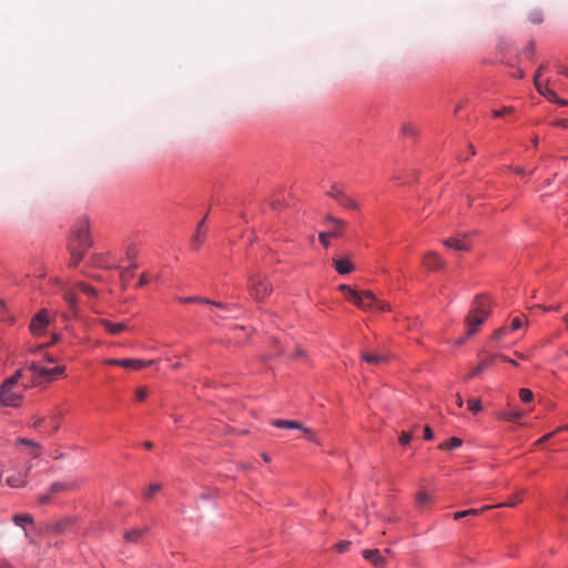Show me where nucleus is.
Listing matches in <instances>:
<instances>
[{
  "label": "nucleus",
  "instance_id": "15",
  "mask_svg": "<svg viewBox=\"0 0 568 568\" xmlns=\"http://www.w3.org/2000/svg\"><path fill=\"white\" fill-rule=\"evenodd\" d=\"M31 465L28 466L26 473H21V471H18L13 475H10L6 478V483L8 486L12 487V488H20V487H23L26 486L27 484V473L31 469Z\"/></svg>",
  "mask_w": 568,
  "mask_h": 568
},
{
  "label": "nucleus",
  "instance_id": "2",
  "mask_svg": "<svg viewBox=\"0 0 568 568\" xmlns=\"http://www.w3.org/2000/svg\"><path fill=\"white\" fill-rule=\"evenodd\" d=\"M23 378L24 371L18 369L1 383L0 407H19L22 404L23 393L30 387L29 383H20Z\"/></svg>",
  "mask_w": 568,
  "mask_h": 568
},
{
  "label": "nucleus",
  "instance_id": "18",
  "mask_svg": "<svg viewBox=\"0 0 568 568\" xmlns=\"http://www.w3.org/2000/svg\"><path fill=\"white\" fill-rule=\"evenodd\" d=\"M333 265L338 274H349L354 271V265L349 258H333Z\"/></svg>",
  "mask_w": 568,
  "mask_h": 568
},
{
  "label": "nucleus",
  "instance_id": "19",
  "mask_svg": "<svg viewBox=\"0 0 568 568\" xmlns=\"http://www.w3.org/2000/svg\"><path fill=\"white\" fill-rule=\"evenodd\" d=\"M327 220L334 223V229L328 231L332 237H341L346 226V222L341 219L334 217L333 215H328Z\"/></svg>",
  "mask_w": 568,
  "mask_h": 568
},
{
  "label": "nucleus",
  "instance_id": "6",
  "mask_svg": "<svg viewBox=\"0 0 568 568\" xmlns=\"http://www.w3.org/2000/svg\"><path fill=\"white\" fill-rule=\"evenodd\" d=\"M468 237L469 233H458L455 236L444 240L443 243L448 248L456 251H469L471 248V244Z\"/></svg>",
  "mask_w": 568,
  "mask_h": 568
},
{
  "label": "nucleus",
  "instance_id": "38",
  "mask_svg": "<svg viewBox=\"0 0 568 568\" xmlns=\"http://www.w3.org/2000/svg\"><path fill=\"white\" fill-rule=\"evenodd\" d=\"M60 424H61V416L59 414H53L50 417V426H51L52 430L57 432L60 428Z\"/></svg>",
  "mask_w": 568,
  "mask_h": 568
},
{
  "label": "nucleus",
  "instance_id": "39",
  "mask_svg": "<svg viewBox=\"0 0 568 568\" xmlns=\"http://www.w3.org/2000/svg\"><path fill=\"white\" fill-rule=\"evenodd\" d=\"M529 20H530L534 24H540V23L544 21L542 13H541L540 11H532V12L529 14Z\"/></svg>",
  "mask_w": 568,
  "mask_h": 568
},
{
  "label": "nucleus",
  "instance_id": "60",
  "mask_svg": "<svg viewBox=\"0 0 568 568\" xmlns=\"http://www.w3.org/2000/svg\"><path fill=\"white\" fill-rule=\"evenodd\" d=\"M119 363H121V359H114V358L105 359V364H109V365H116V366H119Z\"/></svg>",
  "mask_w": 568,
  "mask_h": 568
},
{
  "label": "nucleus",
  "instance_id": "28",
  "mask_svg": "<svg viewBox=\"0 0 568 568\" xmlns=\"http://www.w3.org/2000/svg\"><path fill=\"white\" fill-rule=\"evenodd\" d=\"M462 439L458 437H452L447 442L442 443L438 448L442 450H452L462 445Z\"/></svg>",
  "mask_w": 568,
  "mask_h": 568
},
{
  "label": "nucleus",
  "instance_id": "44",
  "mask_svg": "<svg viewBox=\"0 0 568 568\" xmlns=\"http://www.w3.org/2000/svg\"><path fill=\"white\" fill-rule=\"evenodd\" d=\"M64 298H65L67 303L70 305L71 308L75 307V305H77V297H75L74 293H67L64 295Z\"/></svg>",
  "mask_w": 568,
  "mask_h": 568
},
{
  "label": "nucleus",
  "instance_id": "4",
  "mask_svg": "<svg viewBox=\"0 0 568 568\" xmlns=\"http://www.w3.org/2000/svg\"><path fill=\"white\" fill-rule=\"evenodd\" d=\"M248 290L252 297L257 302L263 301L273 291L272 285L265 277L254 274L248 276Z\"/></svg>",
  "mask_w": 568,
  "mask_h": 568
},
{
  "label": "nucleus",
  "instance_id": "62",
  "mask_svg": "<svg viewBox=\"0 0 568 568\" xmlns=\"http://www.w3.org/2000/svg\"><path fill=\"white\" fill-rule=\"evenodd\" d=\"M551 102L558 103L560 105H568V100H562V99H560L558 97H557V100H552Z\"/></svg>",
  "mask_w": 568,
  "mask_h": 568
},
{
  "label": "nucleus",
  "instance_id": "46",
  "mask_svg": "<svg viewBox=\"0 0 568 568\" xmlns=\"http://www.w3.org/2000/svg\"><path fill=\"white\" fill-rule=\"evenodd\" d=\"M146 396H148V390L145 387H139L136 389V399L142 402L146 398Z\"/></svg>",
  "mask_w": 568,
  "mask_h": 568
},
{
  "label": "nucleus",
  "instance_id": "3",
  "mask_svg": "<svg viewBox=\"0 0 568 568\" xmlns=\"http://www.w3.org/2000/svg\"><path fill=\"white\" fill-rule=\"evenodd\" d=\"M491 312L490 302L487 296L478 295L470 307L466 318L468 335L475 334L479 326L487 320Z\"/></svg>",
  "mask_w": 568,
  "mask_h": 568
},
{
  "label": "nucleus",
  "instance_id": "64",
  "mask_svg": "<svg viewBox=\"0 0 568 568\" xmlns=\"http://www.w3.org/2000/svg\"><path fill=\"white\" fill-rule=\"evenodd\" d=\"M544 70H545V67H544V65H540V67L537 69L535 77L540 78V75L542 74Z\"/></svg>",
  "mask_w": 568,
  "mask_h": 568
},
{
  "label": "nucleus",
  "instance_id": "56",
  "mask_svg": "<svg viewBox=\"0 0 568 568\" xmlns=\"http://www.w3.org/2000/svg\"><path fill=\"white\" fill-rule=\"evenodd\" d=\"M557 71H558V73H560V74H562V75L568 78V68L567 67H565L562 64H558L557 65Z\"/></svg>",
  "mask_w": 568,
  "mask_h": 568
},
{
  "label": "nucleus",
  "instance_id": "37",
  "mask_svg": "<svg viewBox=\"0 0 568 568\" xmlns=\"http://www.w3.org/2000/svg\"><path fill=\"white\" fill-rule=\"evenodd\" d=\"M160 489H161L160 484H152L144 491V497L145 498H152Z\"/></svg>",
  "mask_w": 568,
  "mask_h": 568
},
{
  "label": "nucleus",
  "instance_id": "35",
  "mask_svg": "<svg viewBox=\"0 0 568 568\" xmlns=\"http://www.w3.org/2000/svg\"><path fill=\"white\" fill-rule=\"evenodd\" d=\"M70 525V521H61V523H55L51 526V531L55 532V534H61L65 530L67 526Z\"/></svg>",
  "mask_w": 568,
  "mask_h": 568
},
{
  "label": "nucleus",
  "instance_id": "17",
  "mask_svg": "<svg viewBox=\"0 0 568 568\" xmlns=\"http://www.w3.org/2000/svg\"><path fill=\"white\" fill-rule=\"evenodd\" d=\"M363 557L376 567H382L386 564V558L382 556L378 549H366L363 551Z\"/></svg>",
  "mask_w": 568,
  "mask_h": 568
},
{
  "label": "nucleus",
  "instance_id": "29",
  "mask_svg": "<svg viewBox=\"0 0 568 568\" xmlns=\"http://www.w3.org/2000/svg\"><path fill=\"white\" fill-rule=\"evenodd\" d=\"M430 503H432V496L427 491L420 490L416 495V506L417 507L423 508L424 506H426Z\"/></svg>",
  "mask_w": 568,
  "mask_h": 568
},
{
  "label": "nucleus",
  "instance_id": "59",
  "mask_svg": "<svg viewBox=\"0 0 568 568\" xmlns=\"http://www.w3.org/2000/svg\"><path fill=\"white\" fill-rule=\"evenodd\" d=\"M43 422H44V418L39 417V418H37V419L33 422L32 426H33L34 428H39V427L43 424Z\"/></svg>",
  "mask_w": 568,
  "mask_h": 568
},
{
  "label": "nucleus",
  "instance_id": "23",
  "mask_svg": "<svg viewBox=\"0 0 568 568\" xmlns=\"http://www.w3.org/2000/svg\"><path fill=\"white\" fill-rule=\"evenodd\" d=\"M495 357L491 356L489 358L481 359L479 365L475 367L467 376L466 379H471L476 376H478L481 372L487 369L494 362Z\"/></svg>",
  "mask_w": 568,
  "mask_h": 568
},
{
  "label": "nucleus",
  "instance_id": "30",
  "mask_svg": "<svg viewBox=\"0 0 568 568\" xmlns=\"http://www.w3.org/2000/svg\"><path fill=\"white\" fill-rule=\"evenodd\" d=\"M13 521L16 525L24 527L26 524H31L33 519L30 515L19 514L13 517Z\"/></svg>",
  "mask_w": 568,
  "mask_h": 568
},
{
  "label": "nucleus",
  "instance_id": "5",
  "mask_svg": "<svg viewBox=\"0 0 568 568\" xmlns=\"http://www.w3.org/2000/svg\"><path fill=\"white\" fill-rule=\"evenodd\" d=\"M358 300L361 301V304L355 305L363 311L385 312L390 310L386 302L376 298L371 291H362Z\"/></svg>",
  "mask_w": 568,
  "mask_h": 568
},
{
  "label": "nucleus",
  "instance_id": "26",
  "mask_svg": "<svg viewBox=\"0 0 568 568\" xmlns=\"http://www.w3.org/2000/svg\"><path fill=\"white\" fill-rule=\"evenodd\" d=\"M18 442L22 445H28L31 447V456H33L34 458L39 457L40 456V450H41V445L31 440V439H27V438H19Z\"/></svg>",
  "mask_w": 568,
  "mask_h": 568
},
{
  "label": "nucleus",
  "instance_id": "13",
  "mask_svg": "<svg viewBox=\"0 0 568 568\" xmlns=\"http://www.w3.org/2000/svg\"><path fill=\"white\" fill-rule=\"evenodd\" d=\"M156 364V361H142V359H134V358H123L121 359V363H119V366L128 368V369H141L143 367L153 366Z\"/></svg>",
  "mask_w": 568,
  "mask_h": 568
},
{
  "label": "nucleus",
  "instance_id": "25",
  "mask_svg": "<svg viewBox=\"0 0 568 568\" xmlns=\"http://www.w3.org/2000/svg\"><path fill=\"white\" fill-rule=\"evenodd\" d=\"M488 509H491V506L487 505L479 509L471 508V509H467V510H463V511H457L454 514V519L458 520V519H462V518L468 517V516H478Z\"/></svg>",
  "mask_w": 568,
  "mask_h": 568
},
{
  "label": "nucleus",
  "instance_id": "21",
  "mask_svg": "<svg viewBox=\"0 0 568 568\" xmlns=\"http://www.w3.org/2000/svg\"><path fill=\"white\" fill-rule=\"evenodd\" d=\"M339 290L345 294L347 301L352 302L353 304H361L358 297L362 291H356L346 284L339 285Z\"/></svg>",
  "mask_w": 568,
  "mask_h": 568
},
{
  "label": "nucleus",
  "instance_id": "10",
  "mask_svg": "<svg viewBox=\"0 0 568 568\" xmlns=\"http://www.w3.org/2000/svg\"><path fill=\"white\" fill-rule=\"evenodd\" d=\"M327 194L335 199L336 201H338V203L345 207H348V209H358V204L353 201L352 199H349L341 189H338L337 186H333L331 189V191L327 192Z\"/></svg>",
  "mask_w": 568,
  "mask_h": 568
},
{
  "label": "nucleus",
  "instance_id": "32",
  "mask_svg": "<svg viewBox=\"0 0 568 568\" xmlns=\"http://www.w3.org/2000/svg\"><path fill=\"white\" fill-rule=\"evenodd\" d=\"M519 397L520 399L524 402V403H529L534 398V394L530 389L528 388H520L519 389Z\"/></svg>",
  "mask_w": 568,
  "mask_h": 568
},
{
  "label": "nucleus",
  "instance_id": "27",
  "mask_svg": "<svg viewBox=\"0 0 568 568\" xmlns=\"http://www.w3.org/2000/svg\"><path fill=\"white\" fill-rule=\"evenodd\" d=\"M524 416V412L519 409L510 410V412H504L499 414V418H503L505 420L509 422H518Z\"/></svg>",
  "mask_w": 568,
  "mask_h": 568
},
{
  "label": "nucleus",
  "instance_id": "8",
  "mask_svg": "<svg viewBox=\"0 0 568 568\" xmlns=\"http://www.w3.org/2000/svg\"><path fill=\"white\" fill-rule=\"evenodd\" d=\"M272 425L277 428H287V429H298L302 430L310 440H315V436L312 433L311 429L306 428L303 424L295 422V420H288V419H274L272 422Z\"/></svg>",
  "mask_w": 568,
  "mask_h": 568
},
{
  "label": "nucleus",
  "instance_id": "12",
  "mask_svg": "<svg viewBox=\"0 0 568 568\" xmlns=\"http://www.w3.org/2000/svg\"><path fill=\"white\" fill-rule=\"evenodd\" d=\"M423 265L430 271L440 270L445 266V261L434 251L424 255Z\"/></svg>",
  "mask_w": 568,
  "mask_h": 568
},
{
  "label": "nucleus",
  "instance_id": "50",
  "mask_svg": "<svg viewBox=\"0 0 568 568\" xmlns=\"http://www.w3.org/2000/svg\"><path fill=\"white\" fill-rule=\"evenodd\" d=\"M521 325H523V324H521L520 318H519V317H515V318H513V321H511V324H510V328H509V329H510V331H516V329L520 328V327H521Z\"/></svg>",
  "mask_w": 568,
  "mask_h": 568
},
{
  "label": "nucleus",
  "instance_id": "54",
  "mask_svg": "<svg viewBox=\"0 0 568 568\" xmlns=\"http://www.w3.org/2000/svg\"><path fill=\"white\" fill-rule=\"evenodd\" d=\"M534 83H535V87H536V89H537V91H538L539 93H545V91H544V89H545V84H542V83L540 82L539 78L535 77V79H534Z\"/></svg>",
  "mask_w": 568,
  "mask_h": 568
},
{
  "label": "nucleus",
  "instance_id": "47",
  "mask_svg": "<svg viewBox=\"0 0 568 568\" xmlns=\"http://www.w3.org/2000/svg\"><path fill=\"white\" fill-rule=\"evenodd\" d=\"M513 111H514V108H511V106H505V108H503V109H500V110H496V111H494V116H495V118H499V116H501V115H504V114H506V113H510V112H513Z\"/></svg>",
  "mask_w": 568,
  "mask_h": 568
},
{
  "label": "nucleus",
  "instance_id": "43",
  "mask_svg": "<svg viewBox=\"0 0 568 568\" xmlns=\"http://www.w3.org/2000/svg\"><path fill=\"white\" fill-rule=\"evenodd\" d=\"M332 237V235L329 234V232H321L320 235H318V239H320V242L325 246V247H328L329 245V239Z\"/></svg>",
  "mask_w": 568,
  "mask_h": 568
},
{
  "label": "nucleus",
  "instance_id": "33",
  "mask_svg": "<svg viewBox=\"0 0 568 568\" xmlns=\"http://www.w3.org/2000/svg\"><path fill=\"white\" fill-rule=\"evenodd\" d=\"M468 409L474 414H477L481 410V404L479 399L470 398L468 399Z\"/></svg>",
  "mask_w": 568,
  "mask_h": 568
},
{
  "label": "nucleus",
  "instance_id": "45",
  "mask_svg": "<svg viewBox=\"0 0 568 568\" xmlns=\"http://www.w3.org/2000/svg\"><path fill=\"white\" fill-rule=\"evenodd\" d=\"M51 496H53V495H52V494H50V491H49V493H45V494H41V495H39V496H38V501H39V504H41V505H47V504L50 501Z\"/></svg>",
  "mask_w": 568,
  "mask_h": 568
},
{
  "label": "nucleus",
  "instance_id": "51",
  "mask_svg": "<svg viewBox=\"0 0 568 568\" xmlns=\"http://www.w3.org/2000/svg\"><path fill=\"white\" fill-rule=\"evenodd\" d=\"M434 438L433 430L428 425L424 427V439L432 440Z\"/></svg>",
  "mask_w": 568,
  "mask_h": 568
},
{
  "label": "nucleus",
  "instance_id": "57",
  "mask_svg": "<svg viewBox=\"0 0 568 568\" xmlns=\"http://www.w3.org/2000/svg\"><path fill=\"white\" fill-rule=\"evenodd\" d=\"M494 357H495V358H496V357H498V358H500V359H503V361H505V362L510 363L511 365H515V366L517 365V363H516L514 359H509V358H507L505 355H496V356H494Z\"/></svg>",
  "mask_w": 568,
  "mask_h": 568
},
{
  "label": "nucleus",
  "instance_id": "34",
  "mask_svg": "<svg viewBox=\"0 0 568 568\" xmlns=\"http://www.w3.org/2000/svg\"><path fill=\"white\" fill-rule=\"evenodd\" d=\"M78 287L80 291L90 296H97V290L87 283H79Z\"/></svg>",
  "mask_w": 568,
  "mask_h": 568
},
{
  "label": "nucleus",
  "instance_id": "40",
  "mask_svg": "<svg viewBox=\"0 0 568 568\" xmlns=\"http://www.w3.org/2000/svg\"><path fill=\"white\" fill-rule=\"evenodd\" d=\"M50 372V381L54 379L55 376H61L65 372L64 366H57L54 368H49Z\"/></svg>",
  "mask_w": 568,
  "mask_h": 568
},
{
  "label": "nucleus",
  "instance_id": "9",
  "mask_svg": "<svg viewBox=\"0 0 568 568\" xmlns=\"http://www.w3.org/2000/svg\"><path fill=\"white\" fill-rule=\"evenodd\" d=\"M49 324V313L45 310L40 311L30 323V331L34 335H41Z\"/></svg>",
  "mask_w": 568,
  "mask_h": 568
},
{
  "label": "nucleus",
  "instance_id": "22",
  "mask_svg": "<svg viewBox=\"0 0 568 568\" xmlns=\"http://www.w3.org/2000/svg\"><path fill=\"white\" fill-rule=\"evenodd\" d=\"M179 301L181 303L200 302V303H204V304L214 305V306H216L219 308H222V310H231V307L227 306L226 304L213 302V301H210L207 298H202V297H197V296L180 298Z\"/></svg>",
  "mask_w": 568,
  "mask_h": 568
},
{
  "label": "nucleus",
  "instance_id": "53",
  "mask_svg": "<svg viewBox=\"0 0 568 568\" xmlns=\"http://www.w3.org/2000/svg\"><path fill=\"white\" fill-rule=\"evenodd\" d=\"M534 83H535V87H536V89H537V91H538L539 93H545V91H544V89H545V84H542V83L540 82L539 78L535 77V79H534Z\"/></svg>",
  "mask_w": 568,
  "mask_h": 568
},
{
  "label": "nucleus",
  "instance_id": "61",
  "mask_svg": "<svg viewBox=\"0 0 568 568\" xmlns=\"http://www.w3.org/2000/svg\"><path fill=\"white\" fill-rule=\"evenodd\" d=\"M514 78L521 79L525 77V73L523 70L518 69L515 73H513Z\"/></svg>",
  "mask_w": 568,
  "mask_h": 568
},
{
  "label": "nucleus",
  "instance_id": "42",
  "mask_svg": "<svg viewBox=\"0 0 568 568\" xmlns=\"http://www.w3.org/2000/svg\"><path fill=\"white\" fill-rule=\"evenodd\" d=\"M523 54L527 58H532L535 54V43L530 41L528 45L524 49Z\"/></svg>",
  "mask_w": 568,
  "mask_h": 568
},
{
  "label": "nucleus",
  "instance_id": "14",
  "mask_svg": "<svg viewBox=\"0 0 568 568\" xmlns=\"http://www.w3.org/2000/svg\"><path fill=\"white\" fill-rule=\"evenodd\" d=\"M98 323L111 335H119L129 329L125 323H113L104 318L99 320Z\"/></svg>",
  "mask_w": 568,
  "mask_h": 568
},
{
  "label": "nucleus",
  "instance_id": "36",
  "mask_svg": "<svg viewBox=\"0 0 568 568\" xmlns=\"http://www.w3.org/2000/svg\"><path fill=\"white\" fill-rule=\"evenodd\" d=\"M544 91L545 93L541 94L545 95L549 101L557 100V93L549 88V80H547V82L545 83Z\"/></svg>",
  "mask_w": 568,
  "mask_h": 568
},
{
  "label": "nucleus",
  "instance_id": "7",
  "mask_svg": "<svg viewBox=\"0 0 568 568\" xmlns=\"http://www.w3.org/2000/svg\"><path fill=\"white\" fill-rule=\"evenodd\" d=\"M361 357L363 361H365L368 364L372 365H383L389 362L390 355L388 353L382 352L379 349L376 351H363L361 353Z\"/></svg>",
  "mask_w": 568,
  "mask_h": 568
},
{
  "label": "nucleus",
  "instance_id": "41",
  "mask_svg": "<svg viewBox=\"0 0 568 568\" xmlns=\"http://www.w3.org/2000/svg\"><path fill=\"white\" fill-rule=\"evenodd\" d=\"M412 438H413L412 432H403L399 436V443L405 446V445L409 444Z\"/></svg>",
  "mask_w": 568,
  "mask_h": 568
},
{
  "label": "nucleus",
  "instance_id": "31",
  "mask_svg": "<svg viewBox=\"0 0 568 568\" xmlns=\"http://www.w3.org/2000/svg\"><path fill=\"white\" fill-rule=\"evenodd\" d=\"M521 500L517 496L510 497L507 501L491 506V508L515 507Z\"/></svg>",
  "mask_w": 568,
  "mask_h": 568
},
{
  "label": "nucleus",
  "instance_id": "49",
  "mask_svg": "<svg viewBox=\"0 0 568 568\" xmlns=\"http://www.w3.org/2000/svg\"><path fill=\"white\" fill-rule=\"evenodd\" d=\"M351 542L349 541H341L336 545V549L339 552H345L349 549Z\"/></svg>",
  "mask_w": 568,
  "mask_h": 568
},
{
  "label": "nucleus",
  "instance_id": "1",
  "mask_svg": "<svg viewBox=\"0 0 568 568\" xmlns=\"http://www.w3.org/2000/svg\"><path fill=\"white\" fill-rule=\"evenodd\" d=\"M92 244L93 240L90 235V222L88 217H81L72 226L69 239L70 266L75 267Z\"/></svg>",
  "mask_w": 568,
  "mask_h": 568
},
{
  "label": "nucleus",
  "instance_id": "55",
  "mask_svg": "<svg viewBox=\"0 0 568 568\" xmlns=\"http://www.w3.org/2000/svg\"><path fill=\"white\" fill-rule=\"evenodd\" d=\"M554 124L562 129H568V119L558 120Z\"/></svg>",
  "mask_w": 568,
  "mask_h": 568
},
{
  "label": "nucleus",
  "instance_id": "63",
  "mask_svg": "<svg viewBox=\"0 0 568 568\" xmlns=\"http://www.w3.org/2000/svg\"><path fill=\"white\" fill-rule=\"evenodd\" d=\"M456 404L458 407H462L464 404V400L459 394H456Z\"/></svg>",
  "mask_w": 568,
  "mask_h": 568
},
{
  "label": "nucleus",
  "instance_id": "20",
  "mask_svg": "<svg viewBox=\"0 0 568 568\" xmlns=\"http://www.w3.org/2000/svg\"><path fill=\"white\" fill-rule=\"evenodd\" d=\"M27 369L30 371L33 375L50 382L49 368L42 367L38 363L32 362L27 365Z\"/></svg>",
  "mask_w": 568,
  "mask_h": 568
},
{
  "label": "nucleus",
  "instance_id": "52",
  "mask_svg": "<svg viewBox=\"0 0 568 568\" xmlns=\"http://www.w3.org/2000/svg\"><path fill=\"white\" fill-rule=\"evenodd\" d=\"M558 432L554 430L549 434H546L545 436H542L541 438L538 439V442L536 443L537 445H541L544 443H546L548 439H550L555 434H557Z\"/></svg>",
  "mask_w": 568,
  "mask_h": 568
},
{
  "label": "nucleus",
  "instance_id": "58",
  "mask_svg": "<svg viewBox=\"0 0 568 568\" xmlns=\"http://www.w3.org/2000/svg\"><path fill=\"white\" fill-rule=\"evenodd\" d=\"M148 283H149V277L145 274L141 275L140 281H139V286H143Z\"/></svg>",
  "mask_w": 568,
  "mask_h": 568
},
{
  "label": "nucleus",
  "instance_id": "16",
  "mask_svg": "<svg viewBox=\"0 0 568 568\" xmlns=\"http://www.w3.org/2000/svg\"><path fill=\"white\" fill-rule=\"evenodd\" d=\"M75 488V483L70 480L54 481L50 486V494H67Z\"/></svg>",
  "mask_w": 568,
  "mask_h": 568
},
{
  "label": "nucleus",
  "instance_id": "11",
  "mask_svg": "<svg viewBox=\"0 0 568 568\" xmlns=\"http://www.w3.org/2000/svg\"><path fill=\"white\" fill-rule=\"evenodd\" d=\"M150 532V528L148 526L136 527L124 531L123 539L128 544H139L143 536Z\"/></svg>",
  "mask_w": 568,
  "mask_h": 568
},
{
  "label": "nucleus",
  "instance_id": "24",
  "mask_svg": "<svg viewBox=\"0 0 568 568\" xmlns=\"http://www.w3.org/2000/svg\"><path fill=\"white\" fill-rule=\"evenodd\" d=\"M204 220L203 219L199 225H197V230H196V233L194 234L193 239H192V246L194 248H199L201 246V244L204 242V239H205V230L203 229L204 226Z\"/></svg>",
  "mask_w": 568,
  "mask_h": 568
},
{
  "label": "nucleus",
  "instance_id": "48",
  "mask_svg": "<svg viewBox=\"0 0 568 568\" xmlns=\"http://www.w3.org/2000/svg\"><path fill=\"white\" fill-rule=\"evenodd\" d=\"M509 329L505 328V327H500L498 328L495 334H494V339L496 341H499L507 333H508Z\"/></svg>",
  "mask_w": 568,
  "mask_h": 568
}]
</instances>
